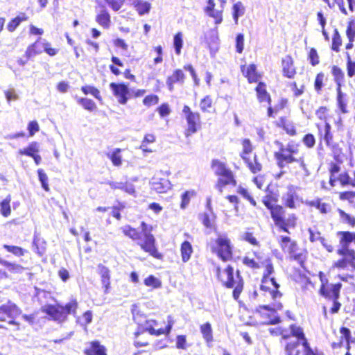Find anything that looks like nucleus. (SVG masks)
<instances>
[{
	"label": "nucleus",
	"instance_id": "nucleus-1",
	"mask_svg": "<svg viewBox=\"0 0 355 355\" xmlns=\"http://www.w3.org/2000/svg\"><path fill=\"white\" fill-rule=\"evenodd\" d=\"M287 191L282 196V205L278 204L279 193L274 190L268 184L266 189V194L262 197L261 202L268 210L275 227L280 232L290 234L291 230L297 227V217L292 213L288 214L286 209H295L302 202V198L297 193V187L289 184Z\"/></svg>",
	"mask_w": 355,
	"mask_h": 355
},
{
	"label": "nucleus",
	"instance_id": "nucleus-2",
	"mask_svg": "<svg viewBox=\"0 0 355 355\" xmlns=\"http://www.w3.org/2000/svg\"><path fill=\"white\" fill-rule=\"evenodd\" d=\"M255 258H250L245 256L243 258V263L254 271L262 270V276L259 286L261 292L259 295L256 291L254 295L261 300V297H269L270 300L275 301L282 297L279 291L280 285L277 282L275 277H270L275 272V268L272 260L270 257H262L257 252H254Z\"/></svg>",
	"mask_w": 355,
	"mask_h": 355
},
{
	"label": "nucleus",
	"instance_id": "nucleus-3",
	"mask_svg": "<svg viewBox=\"0 0 355 355\" xmlns=\"http://www.w3.org/2000/svg\"><path fill=\"white\" fill-rule=\"evenodd\" d=\"M273 336L280 337V341H284L285 355H300L297 347H303V355H324V352L317 348L313 349L306 337L304 329L300 325L292 323L288 327L277 326L269 329Z\"/></svg>",
	"mask_w": 355,
	"mask_h": 355
},
{
	"label": "nucleus",
	"instance_id": "nucleus-4",
	"mask_svg": "<svg viewBox=\"0 0 355 355\" xmlns=\"http://www.w3.org/2000/svg\"><path fill=\"white\" fill-rule=\"evenodd\" d=\"M275 144L278 147V150L274 153V157L277 166L280 169L288 168L291 173L297 175L299 172L289 167L291 164H296L304 175L309 176L310 175V170L304 157H296V155L299 153V143L294 140H290L284 145L282 141L276 140Z\"/></svg>",
	"mask_w": 355,
	"mask_h": 355
},
{
	"label": "nucleus",
	"instance_id": "nucleus-5",
	"mask_svg": "<svg viewBox=\"0 0 355 355\" xmlns=\"http://www.w3.org/2000/svg\"><path fill=\"white\" fill-rule=\"evenodd\" d=\"M141 231L130 225L125 226L122 229L123 233L133 241H144L138 242L137 244L141 249L155 259L161 260L163 254L159 252L156 245V240L152 234L153 227L142 221L140 224Z\"/></svg>",
	"mask_w": 355,
	"mask_h": 355
},
{
	"label": "nucleus",
	"instance_id": "nucleus-6",
	"mask_svg": "<svg viewBox=\"0 0 355 355\" xmlns=\"http://www.w3.org/2000/svg\"><path fill=\"white\" fill-rule=\"evenodd\" d=\"M338 239V247L336 250L340 257L332 263V268L338 270L352 267L355 270V250L350 247L355 245V232L341 230L336 232Z\"/></svg>",
	"mask_w": 355,
	"mask_h": 355
},
{
	"label": "nucleus",
	"instance_id": "nucleus-7",
	"mask_svg": "<svg viewBox=\"0 0 355 355\" xmlns=\"http://www.w3.org/2000/svg\"><path fill=\"white\" fill-rule=\"evenodd\" d=\"M215 275L223 287L232 290V297L239 302L245 284L244 279L239 270H237L234 272V267L231 265H227L224 269L217 266L215 267Z\"/></svg>",
	"mask_w": 355,
	"mask_h": 355
},
{
	"label": "nucleus",
	"instance_id": "nucleus-8",
	"mask_svg": "<svg viewBox=\"0 0 355 355\" xmlns=\"http://www.w3.org/2000/svg\"><path fill=\"white\" fill-rule=\"evenodd\" d=\"M335 162H330L328 164V172L329 175V184L334 187L339 186L343 188L347 187L350 184H355V171L352 173L349 170L343 168L342 160L339 155H334Z\"/></svg>",
	"mask_w": 355,
	"mask_h": 355
},
{
	"label": "nucleus",
	"instance_id": "nucleus-9",
	"mask_svg": "<svg viewBox=\"0 0 355 355\" xmlns=\"http://www.w3.org/2000/svg\"><path fill=\"white\" fill-rule=\"evenodd\" d=\"M318 276L320 281L318 293L321 297L327 300L332 301L333 304L329 309V312L331 314H336L340 311L342 306L339 302V298L343 285L340 282L330 283L322 271H320Z\"/></svg>",
	"mask_w": 355,
	"mask_h": 355
},
{
	"label": "nucleus",
	"instance_id": "nucleus-10",
	"mask_svg": "<svg viewBox=\"0 0 355 355\" xmlns=\"http://www.w3.org/2000/svg\"><path fill=\"white\" fill-rule=\"evenodd\" d=\"M211 167L214 169V173L218 177L216 183V189L222 192L225 187L227 185L236 186L237 181L235 175L226 163L217 159H214L211 162Z\"/></svg>",
	"mask_w": 355,
	"mask_h": 355
},
{
	"label": "nucleus",
	"instance_id": "nucleus-11",
	"mask_svg": "<svg viewBox=\"0 0 355 355\" xmlns=\"http://www.w3.org/2000/svg\"><path fill=\"white\" fill-rule=\"evenodd\" d=\"M210 250L223 261H230L233 258V247L231 239L225 234H218L209 243Z\"/></svg>",
	"mask_w": 355,
	"mask_h": 355
},
{
	"label": "nucleus",
	"instance_id": "nucleus-12",
	"mask_svg": "<svg viewBox=\"0 0 355 355\" xmlns=\"http://www.w3.org/2000/svg\"><path fill=\"white\" fill-rule=\"evenodd\" d=\"M291 278L297 286V290L303 297H314L315 282L303 271L296 270L291 275Z\"/></svg>",
	"mask_w": 355,
	"mask_h": 355
},
{
	"label": "nucleus",
	"instance_id": "nucleus-13",
	"mask_svg": "<svg viewBox=\"0 0 355 355\" xmlns=\"http://www.w3.org/2000/svg\"><path fill=\"white\" fill-rule=\"evenodd\" d=\"M272 306L260 305L255 309L254 313L261 320V324H276L281 322L280 316L277 311L282 309L283 304L281 302H275Z\"/></svg>",
	"mask_w": 355,
	"mask_h": 355
},
{
	"label": "nucleus",
	"instance_id": "nucleus-14",
	"mask_svg": "<svg viewBox=\"0 0 355 355\" xmlns=\"http://www.w3.org/2000/svg\"><path fill=\"white\" fill-rule=\"evenodd\" d=\"M77 307V302L72 300L65 306L45 305L42 307V311L50 315L54 320L63 322L68 314H75Z\"/></svg>",
	"mask_w": 355,
	"mask_h": 355
},
{
	"label": "nucleus",
	"instance_id": "nucleus-15",
	"mask_svg": "<svg viewBox=\"0 0 355 355\" xmlns=\"http://www.w3.org/2000/svg\"><path fill=\"white\" fill-rule=\"evenodd\" d=\"M243 147L242 151L240 153V157L246 164L251 173L256 174L262 171V164L259 162L257 155L254 153L251 158L250 155L253 151V146L249 139H244L241 141Z\"/></svg>",
	"mask_w": 355,
	"mask_h": 355
},
{
	"label": "nucleus",
	"instance_id": "nucleus-16",
	"mask_svg": "<svg viewBox=\"0 0 355 355\" xmlns=\"http://www.w3.org/2000/svg\"><path fill=\"white\" fill-rule=\"evenodd\" d=\"M182 112L187 123L184 135L188 138L200 130L202 126L201 115L198 112L193 111L187 105L183 106Z\"/></svg>",
	"mask_w": 355,
	"mask_h": 355
},
{
	"label": "nucleus",
	"instance_id": "nucleus-17",
	"mask_svg": "<svg viewBox=\"0 0 355 355\" xmlns=\"http://www.w3.org/2000/svg\"><path fill=\"white\" fill-rule=\"evenodd\" d=\"M315 126L317 129L320 143L324 142L334 153V155H338L337 153L340 151V148H338V144L334 141L331 124L329 122L323 124L316 123Z\"/></svg>",
	"mask_w": 355,
	"mask_h": 355
},
{
	"label": "nucleus",
	"instance_id": "nucleus-18",
	"mask_svg": "<svg viewBox=\"0 0 355 355\" xmlns=\"http://www.w3.org/2000/svg\"><path fill=\"white\" fill-rule=\"evenodd\" d=\"M207 0V6L204 8L206 15L212 18L215 24H220L223 21V12L227 5V0Z\"/></svg>",
	"mask_w": 355,
	"mask_h": 355
},
{
	"label": "nucleus",
	"instance_id": "nucleus-19",
	"mask_svg": "<svg viewBox=\"0 0 355 355\" xmlns=\"http://www.w3.org/2000/svg\"><path fill=\"white\" fill-rule=\"evenodd\" d=\"M241 72L244 78L247 79L249 84L262 82L263 73L258 71L254 63L244 64L240 66Z\"/></svg>",
	"mask_w": 355,
	"mask_h": 355
},
{
	"label": "nucleus",
	"instance_id": "nucleus-20",
	"mask_svg": "<svg viewBox=\"0 0 355 355\" xmlns=\"http://www.w3.org/2000/svg\"><path fill=\"white\" fill-rule=\"evenodd\" d=\"M274 125L284 131L290 137H295L297 135V129L295 123L288 116H281L278 119L273 121Z\"/></svg>",
	"mask_w": 355,
	"mask_h": 355
},
{
	"label": "nucleus",
	"instance_id": "nucleus-21",
	"mask_svg": "<svg viewBox=\"0 0 355 355\" xmlns=\"http://www.w3.org/2000/svg\"><path fill=\"white\" fill-rule=\"evenodd\" d=\"M21 310L13 303L8 302L0 306V320L6 321L7 319H11L9 324H18L13 319L19 315Z\"/></svg>",
	"mask_w": 355,
	"mask_h": 355
},
{
	"label": "nucleus",
	"instance_id": "nucleus-22",
	"mask_svg": "<svg viewBox=\"0 0 355 355\" xmlns=\"http://www.w3.org/2000/svg\"><path fill=\"white\" fill-rule=\"evenodd\" d=\"M171 181L166 177L154 176L150 182V189L159 194L166 193L172 189Z\"/></svg>",
	"mask_w": 355,
	"mask_h": 355
},
{
	"label": "nucleus",
	"instance_id": "nucleus-23",
	"mask_svg": "<svg viewBox=\"0 0 355 355\" xmlns=\"http://www.w3.org/2000/svg\"><path fill=\"white\" fill-rule=\"evenodd\" d=\"M265 106H266V118L275 121L279 112L288 106V100L286 98H281L277 104L273 105L272 103H270Z\"/></svg>",
	"mask_w": 355,
	"mask_h": 355
},
{
	"label": "nucleus",
	"instance_id": "nucleus-24",
	"mask_svg": "<svg viewBox=\"0 0 355 355\" xmlns=\"http://www.w3.org/2000/svg\"><path fill=\"white\" fill-rule=\"evenodd\" d=\"M282 76L288 79H293L297 74L294 59L291 55H285L281 60Z\"/></svg>",
	"mask_w": 355,
	"mask_h": 355
},
{
	"label": "nucleus",
	"instance_id": "nucleus-25",
	"mask_svg": "<svg viewBox=\"0 0 355 355\" xmlns=\"http://www.w3.org/2000/svg\"><path fill=\"white\" fill-rule=\"evenodd\" d=\"M256 98L261 105H266L272 103V96L268 91V86L265 82H260L254 87Z\"/></svg>",
	"mask_w": 355,
	"mask_h": 355
},
{
	"label": "nucleus",
	"instance_id": "nucleus-26",
	"mask_svg": "<svg viewBox=\"0 0 355 355\" xmlns=\"http://www.w3.org/2000/svg\"><path fill=\"white\" fill-rule=\"evenodd\" d=\"M145 318V317H144ZM133 319L136 323H137L139 326H144V329L146 331H148L150 335L155 336L153 331H156L157 329L155 327L157 326L158 322L156 320L154 319H145L143 320V315L141 314L139 311L135 313L133 312Z\"/></svg>",
	"mask_w": 355,
	"mask_h": 355
},
{
	"label": "nucleus",
	"instance_id": "nucleus-27",
	"mask_svg": "<svg viewBox=\"0 0 355 355\" xmlns=\"http://www.w3.org/2000/svg\"><path fill=\"white\" fill-rule=\"evenodd\" d=\"M112 90L114 96L120 104H125L128 100L129 89L126 85L123 83H113Z\"/></svg>",
	"mask_w": 355,
	"mask_h": 355
},
{
	"label": "nucleus",
	"instance_id": "nucleus-28",
	"mask_svg": "<svg viewBox=\"0 0 355 355\" xmlns=\"http://www.w3.org/2000/svg\"><path fill=\"white\" fill-rule=\"evenodd\" d=\"M185 78V74L182 69H175L172 74L167 77L166 80L168 90L172 92L174 89V85L175 84H183L184 83Z\"/></svg>",
	"mask_w": 355,
	"mask_h": 355
},
{
	"label": "nucleus",
	"instance_id": "nucleus-29",
	"mask_svg": "<svg viewBox=\"0 0 355 355\" xmlns=\"http://www.w3.org/2000/svg\"><path fill=\"white\" fill-rule=\"evenodd\" d=\"M279 244L282 250L288 253L289 256L300 250L297 243L288 236H282L279 240Z\"/></svg>",
	"mask_w": 355,
	"mask_h": 355
},
{
	"label": "nucleus",
	"instance_id": "nucleus-30",
	"mask_svg": "<svg viewBox=\"0 0 355 355\" xmlns=\"http://www.w3.org/2000/svg\"><path fill=\"white\" fill-rule=\"evenodd\" d=\"M308 232L311 242L313 243L319 241L328 252H333L335 250L334 245L331 243H329L326 239L321 236L320 232L318 230L315 231L311 229H309Z\"/></svg>",
	"mask_w": 355,
	"mask_h": 355
},
{
	"label": "nucleus",
	"instance_id": "nucleus-31",
	"mask_svg": "<svg viewBox=\"0 0 355 355\" xmlns=\"http://www.w3.org/2000/svg\"><path fill=\"white\" fill-rule=\"evenodd\" d=\"M347 103V94L343 92L342 88H336V105L341 113L347 114L349 112Z\"/></svg>",
	"mask_w": 355,
	"mask_h": 355
},
{
	"label": "nucleus",
	"instance_id": "nucleus-32",
	"mask_svg": "<svg viewBox=\"0 0 355 355\" xmlns=\"http://www.w3.org/2000/svg\"><path fill=\"white\" fill-rule=\"evenodd\" d=\"M345 35L348 39V42L345 44V49L350 50L354 47V42L355 41V21L350 20L347 24Z\"/></svg>",
	"mask_w": 355,
	"mask_h": 355
},
{
	"label": "nucleus",
	"instance_id": "nucleus-33",
	"mask_svg": "<svg viewBox=\"0 0 355 355\" xmlns=\"http://www.w3.org/2000/svg\"><path fill=\"white\" fill-rule=\"evenodd\" d=\"M42 52V42L39 38L35 42L29 45L25 52V57L29 60Z\"/></svg>",
	"mask_w": 355,
	"mask_h": 355
},
{
	"label": "nucleus",
	"instance_id": "nucleus-34",
	"mask_svg": "<svg viewBox=\"0 0 355 355\" xmlns=\"http://www.w3.org/2000/svg\"><path fill=\"white\" fill-rule=\"evenodd\" d=\"M199 105L202 112L209 113L215 112L214 102L211 95H206L201 98Z\"/></svg>",
	"mask_w": 355,
	"mask_h": 355
},
{
	"label": "nucleus",
	"instance_id": "nucleus-35",
	"mask_svg": "<svg viewBox=\"0 0 355 355\" xmlns=\"http://www.w3.org/2000/svg\"><path fill=\"white\" fill-rule=\"evenodd\" d=\"M98 272L101 278V283L105 288V293H109L110 286V270L108 268L100 264L98 266Z\"/></svg>",
	"mask_w": 355,
	"mask_h": 355
},
{
	"label": "nucleus",
	"instance_id": "nucleus-36",
	"mask_svg": "<svg viewBox=\"0 0 355 355\" xmlns=\"http://www.w3.org/2000/svg\"><path fill=\"white\" fill-rule=\"evenodd\" d=\"M156 141V137L153 133H147L144 135L139 149H141L144 153H150L153 152V150L149 147V145L155 143Z\"/></svg>",
	"mask_w": 355,
	"mask_h": 355
},
{
	"label": "nucleus",
	"instance_id": "nucleus-37",
	"mask_svg": "<svg viewBox=\"0 0 355 355\" xmlns=\"http://www.w3.org/2000/svg\"><path fill=\"white\" fill-rule=\"evenodd\" d=\"M46 241L42 239L39 234L35 232L33 246L34 251L42 257L46 252Z\"/></svg>",
	"mask_w": 355,
	"mask_h": 355
},
{
	"label": "nucleus",
	"instance_id": "nucleus-38",
	"mask_svg": "<svg viewBox=\"0 0 355 355\" xmlns=\"http://www.w3.org/2000/svg\"><path fill=\"white\" fill-rule=\"evenodd\" d=\"M104 346L100 345L98 341L91 342L89 347L85 349L87 355H106Z\"/></svg>",
	"mask_w": 355,
	"mask_h": 355
},
{
	"label": "nucleus",
	"instance_id": "nucleus-39",
	"mask_svg": "<svg viewBox=\"0 0 355 355\" xmlns=\"http://www.w3.org/2000/svg\"><path fill=\"white\" fill-rule=\"evenodd\" d=\"M245 12V7L241 1H236L232 5V14L235 24H238L239 18L243 16Z\"/></svg>",
	"mask_w": 355,
	"mask_h": 355
},
{
	"label": "nucleus",
	"instance_id": "nucleus-40",
	"mask_svg": "<svg viewBox=\"0 0 355 355\" xmlns=\"http://www.w3.org/2000/svg\"><path fill=\"white\" fill-rule=\"evenodd\" d=\"M331 72L336 83V88H342L345 80V73L342 69L337 65H334L331 67Z\"/></svg>",
	"mask_w": 355,
	"mask_h": 355
},
{
	"label": "nucleus",
	"instance_id": "nucleus-41",
	"mask_svg": "<svg viewBox=\"0 0 355 355\" xmlns=\"http://www.w3.org/2000/svg\"><path fill=\"white\" fill-rule=\"evenodd\" d=\"M241 240L247 242L254 247H259L260 242L256 237L254 232L252 231V228L248 227L245 232L241 235Z\"/></svg>",
	"mask_w": 355,
	"mask_h": 355
},
{
	"label": "nucleus",
	"instance_id": "nucleus-42",
	"mask_svg": "<svg viewBox=\"0 0 355 355\" xmlns=\"http://www.w3.org/2000/svg\"><path fill=\"white\" fill-rule=\"evenodd\" d=\"M193 252V248L190 242H189L188 241H184L181 243L180 254L182 261L184 263L187 262L190 259Z\"/></svg>",
	"mask_w": 355,
	"mask_h": 355
},
{
	"label": "nucleus",
	"instance_id": "nucleus-43",
	"mask_svg": "<svg viewBox=\"0 0 355 355\" xmlns=\"http://www.w3.org/2000/svg\"><path fill=\"white\" fill-rule=\"evenodd\" d=\"M216 216L209 215L207 213H203L200 215V220L203 225L208 229L217 232V227L215 224Z\"/></svg>",
	"mask_w": 355,
	"mask_h": 355
},
{
	"label": "nucleus",
	"instance_id": "nucleus-44",
	"mask_svg": "<svg viewBox=\"0 0 355 355\" xmlns=\"http://www.w3.org/2000/svg\"><path fill=\"white\" fill-rule=\"evenodd\" d=\"M307 259V252L306 250H299L296 252L289 256L290 261H297L299 265L302 268H305V263Z\"/></svg>",
	"mask_w": 355,
	"mask_h": 355
},
{
	"label": "nucleus",
	"instance_id": "nucleus-45",
	"mask_svg": "<svg viewBox=\"0 0 355 355\" xmlns=\"http://www.w3.org/2000/svg\"><path fill=\"white\" fill-rule=\"evenodd\" d=\"M325 74L322 72H318L315 77L314 80V90L315 93L320 95L322 92L323 87L324 86Z\"/></svg>",
	"mask_w": 355,
	"mask_h": 355
},
{
	"label": "nucleus",
	"instance_id": "nucleus-46",
	"mask_svg": "<svg viewBox=\"0 0 355 355\" xmlns=\"http://www.w3.org/2000/svg\"><path fill=\"white\" fill-rule=\"evenodd\" d=\"M343 44L342 37L337 28L334 30L331 49L336 53L340 52Z\"/></svg>",
	"mask_w": 355,
	"mask_h": 355
},
{
	"label": "nucleus",
	"instance_id": "nucleus-47",
	"mask_svg": "<svg viewBox=\"0 0 355 355\" xmlns=\"http://www.w3.org/2000/svg\"><path fill=\"white\" fill-rule=\"evenodd\" d=\"M200 329L205 340L207 343H211L213 341V334L211 324L208 322H205L200 325Z\"/></svg>",
	"mask_w": 355,
	"mask_h": 355
},
{
	"label": "nucleus",
	"instance_id": "nucleus-48",
	"mask_svg": "<svg viewBox=\"0 0 355 355\" xmlns=\"http://www.w3.org/2000/svg\"><path fill=\"white\" fill-rule=\"evenodd\" d=\"M308 205L318 209L320 212L323 214H326L330 209L329 205L322 202V199L320 198H317L309 202Z\"/></svg>",
	"mask_w": 355,
	"mask_h": 355
},
{
	"label": "nucleus",
	"instance_id": "nucleus-49",
	"mask_svg": "<svg viewBox=\"0 0 355 355\" xmlns=\"http://www.w3.org/2000/svg\"><path fill=\"white\" fill-rule=\"evenodd\" d=\"M347 187L352 188L354 190L341 191L338 193V198L340 200H347L349 202H352L354 199L355 198V184L354 185L353 183H352Z\"/></svg>",
	"mask_w": 355,
	"mask_h": 355
},
{
	"label": "nucleus",
	"instance_id": "nucleus-50",
	"mask_svg": "<svg viewBox=\"0 0 355 355\" xmlns=\"http://www.w3.org/2000/svg\"><path fill=\"white\" fill-rule=\"evenodd\" d=\"M96 21L101 26L107 28L110 22L109 12L103 8H101L96 16Z\"/></svg>",
	"mask_w": 355,
	"mask_h": 355
},
{
	"label": "nucleus",
	"instance_id": "nucleus-51",
	"mask_svg": "<svg viewBox=\"0 0 355 355\" xmlns=\"http://www.w3.org/2000/svg\"><path fill=\"white\" fill-rule=\"evenodd\" d=\"M125 152V149L120 148H116L112 152V164L114 166H119L121 165L122 162L125 159L124 155Z\"/></svg>",
	"mask_w": 355,
	"mask_h": 355
},
{
	"label": "nucleus",
	"instance_id": "nucleus-52",
	"mask_svg": "<svg viewBox=\"0 0 355 355\" xmlns=\"http://www.w3.org/2000/svg\"><path fill=\"white\" fill-rule=\"evenodd\" d=\"M196 192L194 190L185 191L181 195V202L180 207L182 209H184L189 205L191 198L196 196Z\"/></svg>",
	"mask_w": 355,
	"mask_h": 355
},
{
	"label": "nucleus",
	"instance_id": "nucleus-53",
	"mask_svg": "<svg viewBox=\"0 0 355 355\" xmlns=\"http://www.w3.org/2000/svg\"><path fill=\"white\" fill-rule=\"evenodd\" d=\"M173 46L175 54L180 55L183 47V33L181 31H178L174 35Z\"/></svg>",
	"mask_w": 355,
	"mask_h": 355
},
{
	"label": "nucleus",
	"instance_id": "nucleus-54",
	"mask_svg": "<svg viewBox=\"0 0 355 355\" xmlns=\"http://www.w3.org/2000/svg\"><path fill=\"white\" fill-rule=\"evenodd\" d=\"M315 114L318 119L324 123L328 122V119L331 117L330 110L327 106H320Z\"/></svg>",
	"mask_w": 355,
	"mask_h": 355
},
{
	"label": "nucleus",
	"instance_id": "nucleus-55",
	"mask_svg": "<svg viewBox=\"0 0 355 355\" xmlns=\"http://www.w3.org/2000/svg\"><path fill=\"white\" fill-rule=\"evenodd\" d=\"M134 7L139 15H144L149 12L151 5L148 1H137L134 3Z\"/></svg>",
	"mask_w": 355,
	"mask_h": 355
},
{
	"label": "nucleus",
	"instance_id": "nucleus-56",
	"mask_svg": "<svg viewBox=\"0 0 355 355\" xmlns=\"http://www.w3.org/2000/svg\"><path fill=\"white\" fill-rule=\"evenodd\" d=\"M40 145L37 142H32L29 146L24 149H20L19 153L20 155H26L29 157H33L39 152Z\"/></svg>",
	"mask_w": 355,
	"mask_h": 355
},
{
	"label": "nucleus",
	"instance_id": "nucleus-57",
	"mask_svg": "<svg viewBox=\"0 0 355 355\" xmlns=\"http://www.w3.org/2000/svg\"><path fill=\"white\" fill-rule=\"evenodd\" d=\"M78 104L83 106L85 110L92 112L96 109V103L91 99L87 98L76 97Z\"/></svg>",
	"mask_w": 355,
	"mask_h": 355
},
{
	"label": "nucleus",
	"instance_id": "nucleus-58",
	"mask_svg": "<svg viewBox=\"0 0 355 355\" xmlns=\"http://www.w3.org/2000/svg\"><path fill=\"white\" fill-rule=\"evenodd\" d=\"M236 193L246 199L253 207L257 205L256 200L246 188L239 186L236 189Z\"/></svg>",
	"mask_w": 355,
	"mask_h": 355
},
{
	"label": "nucleus",
	"instance_id": "nucleus-59",
	"mask_svg": "<svg viewBox=\"0 0 355 355\" xmlns=\"http://www.w3.org/2000/svg\"><path fill=\"white\" fill-rule=\"evenodd\" d=\"M11 201L10 196H8L0 204V213L4 217H8L10 215L11 209L10 202Z\"/></svg>",
	"mask_w": 355,
	"mask_h": 355
},
{
	"label": "nucleus",
	"instance_id": "nucleus-60",
	"mask_svg": "<svg viewBox=\"0 0 355 355\" xmlns=\"http://www.w3.org/2000/svg\"><path fill=\"white\" fill-rule=\"evenodd\" d=\"M304 146L309 149L313 148L316 144V138L313 133H306L302 138Z\"/></svg>",
	"mask_w": 355,
	"mask_h": 355
},
{
	"label": "nucleus",
	"instance_id": "nucleus-61",
	"mask_svg": "<svg viewBox=\"0 0 355 355\" xmlns=\"http://www.w3.org/2000/svg\"><path fill=\"white\" fill-rule=\"evenodd\" d=\"M307 58L309 60L310 64L312 67H315L319 64L320 62V55L317 50L313 47L309 49V51L307 55Z\"/></svg>",
	"mask_w": 355,
	"mask_h": 355
},
{
	"label": "nucleus",
	"instance_id": "nucleus-62",
	"mask_svg": "<svg viewBox=\"0 0 355 355\" xmlns=\"http://www.w3.org/2000/svg\"><path fill=\"white\" fill-rule=\"evenodd\" d=\"M0 264L5 266L10 272H21L24 270V268L21 266L16 263H10L2 259H0Z\"/></svg>",
	"mask_w": 355,
	"mask_h": 355
},
{
	"label": "nucleus",
	"instance_id": "nucleus-63",
	"mask_svg": "<svg viewBox=\"0 0 355 355\" xmlns=\"http://www.w3.org/2000/svg\"><path fill=\"white\" fill-rule=\"evenodd\" d=\"M144 284L153 288H158L162 286V282L159 279L153 275H149L144 279Z\"/></svg>",
	"mask_w": 355,
	"mask_h": 355
},
{
	"label": "nucleus",
	"instance_id": "nucleus-64",
	"mask_svg": "<svg viewBox=\"0 0 355 355\" xmlns=\"http://www.w3.org/2000/svg\"><path fill=\"white\" fill-rule=\"evenodd\" d=\"M347 73L349 78L355 76V61H352L350 55H347Z\"/></svg>",
	"mask_w": 355,
	"mask_h": 355
}]
</instances>
